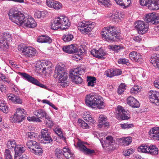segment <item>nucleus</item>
<instances>
[{
	"label": "nucleus",
	"instance_id": "a211bd4d",
	"mask_svg": "<svg viewBox=\"0 0 159 159\" xmlns=\"http://www.w3.org/2000/svg\"><path fill=\"white\" fill-rule=\"evenodd\" d=\"M127 104L132 107L138 108L139 107V102L134 97L131 96L128 97L127 99Z\"/></svg>",
	"mask_w": 159,
	"mask_h": 159
},
{
	"label": "nucleus",
	"instance_id": "a18cd8bd",
	"mask_svg": "<svg viewBox=\"0 0 159 159\" xmlns=\"http://www.w3.org/2000/svg\"><path fill=\"white\" fill-rule=\"evenodd\" d=\"M129 112L128 111H124L119 116L122 120H127L130 118V117L129 116V115H128Z\"/></svg>",
	"mask_w": 159,
	"mask_h": 159
},
{
	"label": "nucleus",
	"instance_id": "c85d7f7f",
	"mask_svg": "<svg viewBox=\"0 0 159 159\" xmlns=\"http://www.w3.org/2000/svg\"><path fill=\"white\" fill-rule=\"evenodd\" d=\"M24 120V117L19 116L15 114L12 117H11L10 120L12 122L20 123Z\"/></svg>",
	"mask_w": 159,
	"mask_h": 159
},
{
	"label": "nucleus",
	"instance_id": "aec40b11",
	"mask_svg": "<svg viewBox=\"0 0 159 159\" xmlns=\"http://www.w3.org/2000/svg\"><path fill=\"white\" fill-rule=\"evenodd\" d=\"M112 20L116 22H120L121 18L123 17L121 12L119 11H114L112 15L111 16Z\"/></svg>",
	"mask_w": 159,
	"mask_h": 159
},
{
	"label": "nucleus",
	"instance_id": "f8f14e48",
	"mask_svg": "<svg viewBox=\"0 0 159 159\" xmlns=\"http://www.w3.org/2000/svg\"><path fill=\"white\" fill-rule=\"evenodd\" d=\"M22 53L26 57H32L35 56L36 52L35 49L31 46H25L23 48Z\"/></svg>",
	"mask_w": 159,
	"mask_h": 159
},
{
	"label": "nucleus",
	"instance_id": "e2e57ef3",
	"mask_svg": "<svg viewBox=\"0 0 159 159\" xmlns=\"http://www.w3.org/2000/svg\"><path fill=\"white\" fill-rule=\"evenodd\" d=\"M26 135L29 138L33 139L37 136V134L34 132H29L27 133Z\"/></svg>",
	"mask_w": 159,
	"mask_h": 159
},
{
	"label": "nucleus",
	"instance_id": "0e129e2a",
	"mask_svg": "<svg viewBox=\"0 0 159 159\" xmlns=\"http://www.w3.org/2000/svg\"><path fill=\"white\" fill-rule=\"evenodd\" d=\"M4 155L6 159H12V157L11 155L10 151L8 149H6L4 152Z\"/></svg>",
	"mask_w": 159,
	"mask_h": 159
},
{
	"label": "nucleus",
	"instance_id": "6e6d98bb",
	"mask_svg": "<svg viewBox=\"0 0 159 159\" xmlns=\"http://www.w3.org/2000/svg\"><path fill=\"white\" fill-rule=\"evenodd\" d=\"M120 125L121 128L123 129H129L134 126L133 124H128L127 123H124L123 124H120Z\"/></svg>",
	"mask_w": 159,
	"mask_h": 159
},
{
	"label": "nucleus",
	"instance_id": "8fccbe9b",
	"mask_svg": "<svg viewBox=\"0 0 159 159\" xmlns=\"http://www.w3.org/2000/svg\"><path fill=\"white\" fill-rule=\"evenodd\" d=\"M126 85L124 84H121L119 87L117 92L119 94H121L125 89Z\"/></svg>",
	"mask_w": 159,
	"mask_h": 159
},
{
	"label": "nucleus",
	"instance_id": "5701e85b",
	"mask_svg": "<svg viewBox=\"0 0 159 159\" xmlns=\"http://www.w3.org/2000/svg\"><path fill=\"white\" fill-rule=\"evenodd\" d=\"M150 62L156 67L159 69V55L154 54L151 56Z\"/></svg>",
	"mask_w": 159,
	"mask_h": 159
},
{
	"label": "nucleus",
	"instance_id": "4d7b16f0",
	"mask_svg": "<svg viewBox=\"0 0 159 159\" xmlns=\"http://www.w3.org/2000/svg\"><path fill=\"white\" fill-rule=\"evenodd\" d=\"M7 98L8 101H11L13 102L15 101L16 95L12 93L8 94L7 95Z\"/></svg>",
	"mask_w": 159,
	"mask_h": 159
},
{
	"label": "nucleus",
	"instance_id": "4468645a",
	"mask_svg": "<svg viewBox=\"0 0 159 159\" xmlns=\"http://www.w3.org/2000/svg\"><path fill=\"white\" fill-rule=\"evenodd\" d=\"M86 143L82 141H79L77 143V145L79 148L80 150L82 151L84 153L87 155H91L95 153L94 150H91L87 148L84 144H86Z\"/></svg>",
	"mask_w": 159,
	"mask_h": 159
},
{
	"label": "nucleus",
	"instance_id": "cd10ccee",
	"mask_svg": "<svg viewBox=\"0 0 159 159\" xmlns=\"http://www.w3.org/2000/svg\"><path fill=\"white\" fill-rule=\"evenodd\" d=\"M98 122L100 124L102 125L107 126L109 125V123L107 120V117L103 115H100L99 117Z\"/></svg>",
	"mask_w": 159,
	"mask_h": 159
},
{
	"label": "nucleus",
	"instance_id": "7c9ffc66",
	"mask_svg": "<svg viewBox=\"0 0 159 159\" xmlns=\"http://www.w3.org/2000/svg\"><path fill=\"white\" fill-rule=\"evenodd\" d=\"M148 149V153H149L152 155H156L158 154V148L154 145L149 146Z\"/></svg>",
	"mask_w": 159,
	"mask_h": 159
},
{
	"label": "nucleus",
	"instance_id": "c03bdc74",
	"mask_svg": "<svg viewBox=\"0 0 159 159\" xmlns=\"http://www.w3.org/2000/svg\"><path fill=\"white\" fill-rule=\"evenodd\" d=\"M99 4L103 5L106 7H109L111 5L109 0H98Z\"/></svg>",
	"mask_w": 159,
	"mask_h": 159
},
{
	"label": "nucleus",
	"instance_id": "a878e982",
	"mask_svg": "<svg viewBox=\"0 0 159 159\" xmlns=\"http://www.w3.org/2000/svg\"><path fill=\"white\" fill-rule=\"evenodd\" d=\"M157 0L152 1L148 3L146 5H148L149 9L152 10H157L159 9V3L156 1Z\"/></svg>",
	"mask_w": 159,
	"mask_h": 159
},
{
	"label": "nucleus",
	"instance_id": "79ce46f5",
	"mask_svg": "<svg viewBox=\"0 0 159 159\" xmlns=\"http://www.w3.org/2000/svg\"><path fill=\"white\" fill-rule=\"evenodd\" d=\"M26 112H25L24 110L20 108H18L17 109L15 114H16L19 116L21 117H24V119L25 117V115Z\"/></svg>",
	"mask_w": 159,
	"mask_h": 159
},
{
	"label": "nucleus",
	"instance_id": "bb28decb",
	"mask_svg": "<svg viewBox=\"0 0 159 159\" xmlns=\"http://www.w3.org/2000/svg\"><path fill=\"white\" fill-rule=\"evenodd\" d=\"M9 47L8 43L6 40L3 39L0 36V50H4L8 49Z\"/></svg>",
	"mask_w": 159,
	"mask_h": 159
},
{
	"label": "nucleus",
	"instance_id": "69168bd1",
	"mask_svg": "<svg viewBox=\"0 0 159 159\" xmlns=\"http://www.w3.org/2000/svg\"><path fill=\"white\" fill-rule=\"evenodd\" d=\"M122 2L123 3H122L120 6L126 7H128L130 5L131 3V1L130 0H123Z\"/></svg>",
	"mask_w": 159,
	"mask_h": 159
},
{
	"label": "nucleus",
	"instance_id": "72a5a7b5",
	"mask_svg": "<svg viewBox=\"0 0 159 159\" xmlns=\"http://www.w3.org/2000/svg\"><path fill=\"white\" fill-rule=\"evenodd\" d=\"M30 151L37 155H40L42 153V149L39 144H38V146H35Z\"/></svg>",
	"mask_w": 159,
	"mask_h": 159
},
{
	"label": "nucleus",
	"instance_id": "3c124183",
	"mask_svg": "<svg viewBox=\"0 0 159 159\" xmlns=\"http://www.w3.org/2000/svg\"><path fill=\"white\" fill-rule=\"evenodd\" d=\"M42 140H41V141L42 143H50L53 140L51 138L50 136H48L47 137L43 138H42Z\"/></svg>",
	"mask_w": 159,
	"mask_h": 159
},
{
	"label": "nucleus",
	"instance_id": "0eeeda50",
	"mask_svg": "<svg viewBox=\"0 0 159 159\" xmlns=\"http://www.w3.org/2000/svg\"><path fill=\"white\" fill-rule=\"evenodd\" d=\"M23 14L16 7H14L11 9L9 12L8 15L9 19L17 25L22 16Z\"/></svg>",
	"mask_w": 159,
	"mask_h": 159
},
{
	"label": "nucleus",
	"instance_id": "c756f323",
	"mask_svg": "<svg viewBox=\"0 0 159 159\" xmlns=\"http://www.w3.org/2000/svg\"><path fill=\"white\" fill-rule=\"evenodd\" d=\"M14 151L15 152L14 157L16 158L18 156L20 155V154L25 152V148L23 147L17 145L15 148Z\"/></svg>",
	"mask_w": 159,
	"mask_h": 159
},
{
	"label": "nucleus",
	"instance_id": "f704fd0d",
	"mask_svg": "<svg viewBox=\"0 0 159 159\" xmlns=\"http://www.w3.org/2000/svg\"><path fill=\"white\" fill-rule=\"evenodd\" d=\"M106 54V53L104 51L103 49L101 48L99 49L97 51L96 57L98 58L103 59L105 58L104 56Z\"/></svg>",
	"mask_w": 159,
	"mask_h": 159
},
{
	"label": "nucleus",
	"instance_id": "58836bf2",
	"mask_svg": "<svg viewBox=\"0 0 159 159\" xmlns=\"http://www.w3.org/2000/svg\"><path fill=\"white\" fill-rule=\"evenodd\" d=\"M110 47L111 49L116 52H118L120 51L121 50L123 49L124 48L121 44L111 45L110 46Z\"/></svg>",
	"mask_w": 159,
	"mask_h": 159
},
{
	"label": "nucleus",
	"instance_id": "ea45409f",
	"mask_svg": "<svg viewBox=\"0 0 159 159\" xmlns=\"http://www.w3.org/2000/svg\"><path fill=\"white\" fill-rule=\"evenodd\" d=\"M78 123L79 125L84 129L89 128L88 125L84 120L81 119H79L78 120Z\"/></svg>",
	"mask_w": 159,
	"mask_h": 159
},
{
	"label": "nucleus",
	"instance_id": "412c9836",
	"mask_svg": "<svg viewBox=\"0 0 159 159\" xmlns=\"http://www.w3.org/2000/svg\"><path fill=\"white\" fill-rule=\"evenodd\" d=\"M62 150L63 155L67 159H74V154L71 152L70 150L68 147L66 146L64 147Z\"/></svg>",
	"mask_w": 159,
	"mask_h": 159
},
{
	"label": "nucleus",
	"instance_id": "9b49d317",
	"mask_svg": "<svg viewBox=\"0 0 159 159\" xmlns=\"http://www.w3.org/2000/svg\"><path fill=\"white\" fill-rule=\"evenodd\" d=\"M135 28L136 29L139 34H143L148 30V26L142 20H138L134 23Z\"/></svg>",
	"mask_w": 159,
	"mask_h": 159
},
{
	"label": "nucleus",
	"instance_id": "338daca9",
	"mask_svg": "<svg viewBox=\"0 0 159 159\" xmlns=\"http://www.w3.org/2000/svg\"><path fill=\"white\" fill-rule=\"evenodd\" d=\"M124 111L123 108L121 106H118L117 108L116 112L120 116Z\"/></svg>",
	"mask_w": 159,
	"mask_h": 159
},
{
	"label": "nucleus",
	"instance_id": "423d86ee",
	"mask_svg": "<svg viewBox=\"0 0 159 159\" xmlns=\"http://www.w3.org/2000/svg\"><path fill=\"white\" fill-rule=\"evenodd\" d=\"M84 72V70L80 67H78L70 73L69 77L73 82L76 84H81L83 81V80L79 75H83Z\"/></svg>",
	"mask_w": 159,
	"mask_h": 159
},
{
	"label": "nucleus",
	"instance_id": "052dcab7",
	"mask_svg": "<svg viewBox=\"0 0 159 159\" xmlns=\"http://www.w3.org/2000/svg\"><path fill=\"white\" fill-rule=\"evenodd\" d=\"M134 152L133 149L130 148L124 151V155L125 156H129L130 154H132Z\"/></svg>",
	"mask_w": 159,
	"mask_h": 159
},
{
	"label": "nucleus",
	"instance_id": "dca6fc26",
	"mask_svg": "<svg viewBox=\"0 0 159 159\" xmlns=\"http://www.w3.org/2000/svg\"><path fill=\"white\" fill-rule=\"evenodd\" d=\"M129 56L130 58L133 61H134L139 63H140L143 61L142 56L136 52L132 51L130 52Z\"/></svg>",
	"mask_w": 159,
	"mask_h": 159
},
{
	"label": "nucleus",
	"instance_id": "4c0bfd02",
	"mask_svg": "<svg viewBox=\"0 0 159 159\" xmlns=\"http://www.w3.org/2000/svg\"><path fill=\"white\" fill-rule=\"evenodd\" d=\"M114 142L113 137L111 136H108L106 137L104 143H105V146L107 147L113 143Z\"/></svg>",
	"mask_w": 159,
	"mask_h": 159
},
{
	"label": "nucleus",
	"instance_id": "9d476101",
	"mask_svg": "<svg viewBox=\"0 0 159 159\" xmlns=\"http://www.w3.org/2000/svg\"><path fill=\"white\" fill-rule=\"evenodd\" d=\"M20 75L24 79L33 84L36 85L42 88H44L45 86L40 83L38 80L35 78L31 76L25 72L20 73Z\"/></svg>",
	"mask_w": 159,
	"mask_h": 159
},
{
	"label": "nucleus",
	"instance_id": "20e7f679",
	"mask_svg": "<svg viewBox=\"0 0 159 159\" xmlns=\"http://www.w3.org/2000/svg\"><path fill=\"white\" fill-rule=\"evenodd\" d=\"M70 22L67 17L65 16H61L55 18L53 22H52L51 28L56 30L60 28L65 29H67L70 25Z\"/></svg>",
	"mask_w": 159,
	"mask_h": 159
},
{
	"label": "nucleus",
	"instance_id": "49530a36",
	"mask_svg": "<svg viewBox=\"0 0 159 159\" xmlns=\"http://www.w3.org/2000/svg\"><path fill=\"white\" fill-rule=\"evenodd\" d=\"M3 39L6 40L7 42L8 41H11V34L7 33H4L1 36Z\"/></svg>",
	"mask_w": 159,
	"mask_h": 159
},
{
	"label": "nucleus",
	"instance_id": "473e14b6",
	"mask_svg": "<svg viewBox=\"0 0 159 159\" xmlns=\"http://www.w3.org/2000/svg\"><path fill=\"white\" fill-rule=\"evenodd\" d=\"M39 143L35 141L31 140L28 141L26 143L28 148L31 150L35 146L37 147Z\"/></svg>",
	"mask_w": 159,
	"mask_h": 159
},
{
	"label": "nucleus",
	"instance_id": "ddd939ff",
	"mask_svg": "<svg viewBox=\"0 0 159 159\" xmlns=\"http://www.w3.org/2000/svg\"><path fill=\"white\" fill-rule=\"evenodd\" d=\"M150 102L157 105H159V92L151 90L148 93Z\"/></svg>",
	"mask_w": 159,
	"mask_h": 159
},
{
	"label": "nucleus",
	"instance_id": "2f4dec72",
	"mask_svg": "<svg viewBox=\"0 0 159 159\" xmlns=\"http://www.w3.org/2000/svg\"><path fill=\"white\" fill-rule=\"evenodd\" d=\"M16 142L14 140H11L8 141L7 142V148L11 150L15 149V148L16 146Z\"/></svg>",
	"mask_w": 159,
	"mask_h": 159
},
{
	"label": "nucleus",
	"instance_id": "e433bc0d",
	"mask_svg": "<svg viewBox=\"0 0 159 159\" xmlns=\"http://www.w3.org/2000/svg\"><path fill=\"white\" fill-rule=\"evenodd\" d=\"M149 146L146 144L142 145L139 147L138 151L141 152L148 153Z\"/></svg>",
	"mask_w": 159,
	"mask_h": 159
},
{
	"label": "nucleus",
	"instance_id": "39448f33",
	"mask_svg": "<svg viewBox=\"0 0 159 159\" xmlns=\"http://www.w3.org/2000/svg\"><path fill=\"white\" fill-rule=\"evenodd\" d=\"M22 17L17 25L29 28H34L36 26V21L31 16L25 14L23 15Z\"/></svg>",
	"mask_w": 159,
	"mask_h": 159
},
{
	"label": "nucleus",
	"instance_id": "09e8293b",
	"mask_svg": "<svg viewBox=\"0 0 159 159\" xmlns=\"http://www.w3.org/2000/svg\"><path fill=\"white\" fill-rule=\"evenodd\" d=\"M41 138L44 137H47L48 136H50V133L48 131V129H42L41 131Z\"/></svg>",
	"mask_w": 159,
	"mask_h": 159
},
{
	"label": "nucleus",
	"instance_id": "603ef678",
	"mask_svg": "<svg viewBox=\"0 0 159 159\" xmlns=\"http://www.w3.org/2000/svg\"><path fill=\"white\" fill-rule=\"evenodd\" d=\"M45 13V11L41 12L39 11H37L34 14L35 17L37 18H40L41 17L43 18L44 16H43V14H44Z\"/></svg>",
	"mask_w": 159,
	"mask_h": 159
},
{
	"label": "nucleus",
	"instance_id": "1a4fd4ad",
	"mask_svg": "<svg viewBox=\"0 0 159 159\" xmlns=\"http://www.w3.org/2000/svg\"><path fill=\"white\" fill-rule=\"evenodd\" d=\"M147 23L150 24H157L159 23V16L157 14L152 13L148 14L144 17Z\"/></svg>",
	"mask_w": 159,
	"mask_h": 159
},
{
	"label": "nucleus",
	"instance_id": "f257e3e1",
	"mask_svg": "<svg viewBox=\"0 0 159 159\" xmlns=\"http://www.w3.org/2000/svg\"><path fill=\"white\" fill-rule=\"evenodd\" d=\"M102 35L103 38L108 41H118L120 39L117 28L115 27H104L102 31Z\"/></svg>",
	"mask_w": 159,
	"mask_h": 159
},
{
	"label": "nucleus",
	"instance_id": "37998d69",
	"mask_svg": "<svg viewBox=\"0 0 159 159\" xmlns=\"http://www.w3.org/2000/svg\"><path fill=\"white\" fill-rule=\"evenodd\" d=\"M141 89L137 86H134L131 88L130 90V93L131 94H136L139 93V92L140 91Z\"/></svg>",
	"mask_w": 159,
	"mask_h": 159
},
{
	"label": "nucleus",
	"instance_id": "f3484780",
	"mask_svg": "<svg viewBox=\"0 0 159 159\" xmlns=\"http://www.w3.org/2000/svg\"><path fill=\"white\" fill-rule=\"evenodd\" d=\"M149 135L151 138L154 139L159 140V128L154 127L152 128L148 132Z\"/></svg>",
	"mask_w": 159,
	"mask_h": 159
},
{
	"label": "nucleus",
	"instance_id": "6e6552de",
	"mask_svg": "<svg viewBox=\"0 0 159 159\" xmlns=\"http://www.w3.org/2000/svg\"><path fill=\"white\" fill-rule=\"evenodd\" d=\"M95 25L94 22H81L78 23V28L83 34H87L92 30Z\"/></svg>",
	"mask_w": 159,
	"mask_h": 159
},
{
	"label": "nucleus",
	"instance_id": "de8ad7c7",
	"mask_svg": "<svg viewBox=\"0 0 159 159\" xmlns=\"http://www.w3.org/2000/svg\"><path fill=\"white\" fill-rule=\"evenodd\" d=\"M54 131L60 138L62 139L65 140L66 138L64 136L63 134L61 131V129L60 128H56L54 130Z\"/></svg>",
	"mask_w": 159,
	"mask_h": 159
},
{
	"label": "nucleus",
	"instance_id": "774afa93",
	"mask_svg": "<svg viewBox=\"0 0 159 159\" xmlns=\"http://www.w3.org/2000/svg\"><path fill=\"white\" fill-rule=\"evenodd\" d=\"M0 110L4 113H7L9 111L8 107L6 106V105L2 107H0Z\"/></svg>",
	"mask_w": 159,
	"mask_h": 159
},
{
	"label": "nucleus",
	"instance_id": "c9c22d12",
	"mask_svg": "<svg viewBox=\"0 0 159 159\" xmlns=\"http://www.w3.org/2000/svg\"><path fill=\"white\" fill-rule=\"evenodd\" d=\"M96 79L94 77H88L87 79L88 85V86L93 87L96 83Z\"/></svg>",
	"mask_w": 159,
	"mask_h": 159
},
{
	"label": "nucleus",
	"instance_id": "2eb2a0df",
	"mask_svg": "<svg viewBox=\"0 0 159 159\" xmlns=\"http://www.w3.org/2000/svg\"><path fill=\"white\" fill-rule=\"evenodd\" d=\"M47 5L49 7L58 10L62 8V4L59 2L54 0H47Z\"/></svg>",
	"mask_w": 159,
	"mask_h": 159
},
{
	"label": "nucleus",
	"instance_id": "a19ab883",
	"mask_svg": "<svg viewBox=\"0 0 159 159\" xmlns=\"http://www.w3.org/2000/svg\"><path fill=\"white\" fill-rule=\"evenodd\" d=\"M73 36V35L70 34H64L63 36V40L65 42H68L71 40Z\"/></svg>",
	"mask_w": 159,
	"mask_h": 159
},
{
	"label": "nucleus",
	"instance_id": "864d4df0",
	"mask_svg": "<svg viewBox=\"0 0 159 159\" xmlns=\"http://www.w3.org/2000/svg\"><path fill=\"white\" fill-rule=\"evenodd\" d=\"M55 156L58 158L61 157V156L63 155L62 151L60 149L58 148L55 150Z\"/></svg>",
	"mask_w": 159,
	"mask_h": 159
},
{
	"label": "nucleus",
	"instance_id": "680f3d73",
	"mask_svg": "<svg viewBox=\"0 0 159 159\" xmlns=\"http://www.w3.org/2000/svg\"><path fill=\"white\" fill-rule=\"evenodd\" d=\"M43 71H45V73L50 74L52 70L51 66L44 67L43 69Z\"/></svg>",
	"mask_w": 159,
	"mask_h": 159
},
{
	"label": "nucleus",
	"instance_id": "13d9d810",
	"mask_svg": "<svg viewBox=\"0 0 159 159\" xmlns=\"http://www.w3.org/2000/svg\"><path fill=\"white\" fill-rule=\"evenodd\" d=\"M46 120H45V122L47 126L50 127L53 125V122L52 119L48 116V118H45Z\"/></svg>",
	"mask_w": 159,
	"mask_h": 159
},
{
	"label": "nucleus",
	"instance_id": "bf43d9fd",
	"mask_svg": "<svg viewBox=\"0 0 159 159\" xmlns=\"http://www.w3.org/2000/svg\"><path fill=\"white\" fill-rule=\"evenodd\" d=\"M113 72V69H109L105 71V74L107 77H111L114 76Z\"/></svg>",
	"mask_w": 159,
	"mask_h": 159
},
{
	"label": "nucleus",
	"instance_id": "7ed1b4c3",
	"mask_svg": "<svg viewBox=\"0 0 159 159\" xmlns=\"http://www.w3.org/2000/svg\"><path fill=\"white\" fill-rule=\"evenodd\" d=\"M102 99L100 97L96 94H89L87 95L85 99V103L89 107L95 106L98 109L102 108L104 107Z\"/></svg>",
	"mask_w": 159,
	"mask_h": 159
},
{
	"label": "nucleus",
	"instance_id": "6ab92c4d",
	"mask_svg": "<svg viewBox=\"0 0 159 159\" xmlns=\"http://www.w3.org/2000/svg\"><path fill=\"white\" fill-rule=\"evenodd\" d=\"M34 113L36 116L40 118H48V116L44 110L42 109L37 110L34 112Z\"/></svg>",
	"mask_w": 159,
	"mask_h": 159
},
{
	"label": "nucleus",
	"instance_id": "b1692460",
	"mask_svg": "<svg viewBox=\"0 0 159 159\" xmlns=\"http://www.w3.org/2000/svg\"><path fill=\"white\" fill-rule=\"evenodd\" d=\"M63 51L67 53H75L76 51V47L74 45L64 46L62 48Z\"/></svg>",
	"mask_w": 159,
	"mask_h": 159
},
{
	"label": "nucleus",
	"instance_id": "f03ea898",
	"mask_svg": "<svg viewBox=\"0 0 159 159\" xmlns=\"http://www.w3.org/2000/svg\"><path fill=\"white\" fill-rule=\"evenodd\" d=\"M55 78H58L60 85L63 87L67 86V73L65 68V66L61 63L57 65L55 67L53 75Z\"/></svg>",
	"mask_w": 159,
	"mask_h": 159
},
{
	"label": "nucleus",
	"instance_id": "5fc2aeb1",
	"mask_svg": "<svg viewBox=\"0 0 159 159\" xmlns=\"http://www.w3.org/2000/svg\"><path fill=\"white\" fill-rule=\"evenodd\" d=\"M118 63L119 64H126L127 66H129L130 64L129 60L125 58L119 59L118 60Z\"/></svg>",
	"mask_w": 159,
	"mask_h": 159
},
{
	"label": "nucleus",
	"instance_id": "4be33fe9",
	"mask_svg": "<svg viewBox=\"0 0 159 159\" xmlns=\"http://www.w3.org/2000/svg\"><path fill=\"white\" fill-rule=\"evenodd\" d=\"M118 141L120 144L122 146H126L130 144L132 141V138L130 137H123L120 138Z\"/></svg>",
	"mask_w": 159,
	"mask_h": 159
},
{
	"label": "nucleus",
	"instance_id": "393cba45",
	"mask_svg": "<svg viewBox=\"0 0 159 159\" xmlns=\"http://www.w3.org/2000/svg\"><path fill=\"white\" fill-rule=\"evenodd\" d=\"M38 42L41 43H50L52 42V39L48 36L43 35L38 37L37 40Z\"/></svg>",
	"mask_w": 159,
	"mask_h": 159
}]
</instances>
